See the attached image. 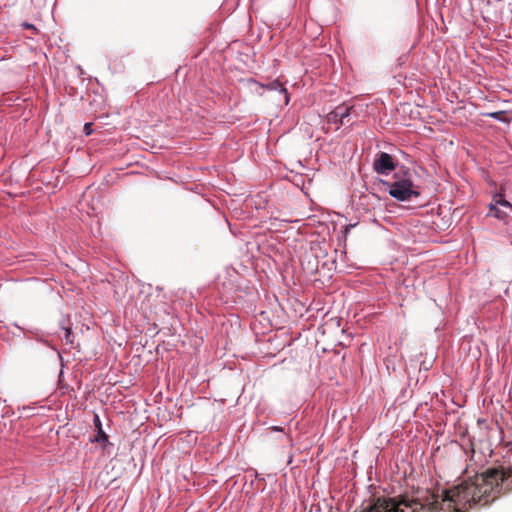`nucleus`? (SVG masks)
<instances>
[{"instance_id": "f257e3e1", "label": "nucleus", "mask_w": 512, "mask_h": 512, "mask_svg": "<svg viewBox=\"0 0 512 512\" xmlns=\"http://www.w3.org/2000/svg\"><path fill=\"white\" fill-rule=\"evenodd\" d=\"M512 489V467H493L450 489L426 491L422 497L403 499L377 498L366 512H465L473 506L492 503L501 492Z\"/></svg>"}, {"instance_id": "f03ea898", "label": "nucleus", "mask_w": 512, "mask_h": 512, "mask_svg": "<svg viewBox=\"0 0 512 512\" xmlns=\"http://www.w3.org/2000/svg\"><path fill=\"white\" fill-rule=\"evenodd\" d=\"M379 183L399 202L417 200L418 207L425 205L420 186L414 183L412 171L404 165L394 172L392 181L379 179Z\"/></svg>"}, {"instance_id": "7ed1b4c3", "label": "nucleus", "mask_w": 512, "mask_h": 512, "mask_svg": "<svg viewBox=\"0 0 512 512\" xmlns=\"http://www.w3.org/2000/svg\"><path fill=\"white\" fill-rule=\"evenodd\" d=\"M372 166L377 174L387 176L392 171L396 172L401 165L392 155L381 151L376 154Z\"/></svg>"}, {"instance_id": "20e7f679", "label": "nucleus", "mask_w": 512, "mask_h": 512, "mask_svg": "<svg viewBox=\"0 0 512 512\" xmlns=\"http://www.w3.org/2000/svg\"><path fill=\"white\" fill-rule=\"evenodd\" d=\"M249 82L260 87L261 89L279 92L280 94H282L284 96L285 104L289 103V100H290L289 93H288L286 87L278 79H275L266 84H262V83H259L256 80L251 78V79H249Z\"/></svg>"}, {"instance_id": "39448f33", "label": "nucleus", "mask_w": 512, "mask_h": 512, "mask_svg": "<svg viewBox=\"0 0 512 512\" xmlns=\"http://www.w3.org/2000/svg\"><path fill=\"white\" fill-rule=\"evenodd\" d=\"M93 424L95 426V436L93 439H91L92 442L96 443H107L109 436L105 433V431L102 428V422L98 414H94L93 417Z\"/></svg>"}, {"instance_id": "423d86ee", "label": "nucleus", "mask_w": 512, "mask_h": 512, "mask_svg": "<svg viewBox=\"0 0 512 512\" xmlns=\"http://www.w3.org/2000/svg\"><path fill=\"white\" fill-rule=\"evenodd\" d=\"M25 337L28 339H35L37 342L42 343L49 348L55 349L52 344L45 338L43 332L37 328L27 329L25 332Z\"/></svg>"}, {"instance_id": "0eeeda50", "label": "nucleus", "mask_w": 512, "mask_h": 512, "mask_svg": "<svg viewBox=\"0 0 512 512\" xmlns=\"http://www.w3.org/2000/svg\"><path fill=\"white\" fill-rule=\"evenodd\" d=\"M489 210H490L489 215H491L499 220H502V221H507L508 219L512 220V214L508 213L507 211L501 210L498 207V205H496L495 203L490 204Z\"/></svg>"}, {"instance_id": "6e6552de", "label": "nucleus", "mask_w": 512, "mask_h": 512, "mask_svg": "<svg viewBox=\"0 0 512 512\" xmlns=\"http://www.w3.org/2000/svg\"><path fill=\"white\" fill-rule=\"evenodd\" d=\"M339 112V124L346 125L350 121L352 106H346L344 104L337 106Z\"/></svg>"}, {"instance_id": "1a4fd4ad", "label": "nucleus", "mask_w": 512, "mask_h": 512, "mask_svg": "<svg viewBox=\"0 0 512 512\" xmlns=\"http://www.w3.org/2000/svg\"><path fill=\"white\" fill-rule=\"evenodd\" d=\"M505 114H506L505 111L500 110V111L485 113L484 116L495 119L499 122H506L507 119L505 117Z\"/></svg>"}, {"instance_id": "9d476101", "label": "nucleus", "mask_w": 512, "mask_h": 512, "mask_svg": "<svg viewBox=\"0 0 512 512\" xmlns=\"http://www.w3.org/2000/svg\"><path fill=\"white\" fill-rule=\"evenodd\" d=\"M494 202L496 205L507 209V212L512 214V204L504 199L501 195H499L498 198L494 197Z\"/></svg>"}, {"instance_id": "9b49d317", "label": "nucleus", "mask_w": 512, "mask_h": 512, "mask_svg": "<svg viewBox=\"0 0 512 512\" xmlns=\"http://www.w3.org/2000/svg\"><path fill=\"white\" fill-rule=\"evenodd\" d=\"M327 121H328V123L336 124L337 128H339V126H341L339 124V112H338V108L337 107L333 111L328 113Z\"/></svg>"}, {"instance_id": "f8f14e48", "label": "nucleus", "mask_w": 512, "mask_h": 512, "mask_svg": "<svg viewBox=\"0 0 512 512\" xmlns=\"http://www.w3.org/2000/svg\"><path fill=\"white\" fill-rule=\"evenodd\" d=\"M61 328L65 331L64 339L66 343H72L71 334L72 330L70 327H65L63 323H61Z\"/></svg>"}, {"instance_id": "ddd939ff", "label": "nucleus", "mask_w": 512, "mask_h": 512, "mask_svg": "<svg viewBox=\"0 0 512 512\" xmlns=\"http://www.w3.org/2000/svg\"><path fill=\"white\" fill-rule=\"evenodd\" d=\"M83 131L86 136H89L90 134H92V132H93L92 123H85L84 127H83Z\"/></svg>"}, {"instance_id": "4468645a", "label": "nucleus", "mask_w": 512, "mask_h": 512, "mask_svg": "<svg viewBox=\"0 0 512 512\" xmlns=\"http://www.w3.org/2000/svg\"><path fill=\"white\" fill-rule=\"evenodd\" d=\"M357 225V223L348 224L344 227V233L347 235L352 228H354Z\"/></svg>"}, {"instance_id": "2eb2a0df", "label": "nucleus", "mask_w": 512, "mask_h": 512, "mask_svg": "<svg viewBox=\"0 0 512 512\" xmlns=\"http://www.w3.org/2000/svg\"><path fill=\"white\" fill-rule=\"evenodd\" d=\"M269 429L273 432H284V428L281 426H271Z\"/></svg>"}, {"instance_id": "dca6fc26", "label": "nucleus", "mask_w": 512, "mask_h": 512, "mask_svg": "<svg viewBox=\"0 0 512 512\" xmlns=\"http://www.w3.org/2000/svg\"><path fill=\"white\" fill-rule=\"evenodd\" d=\"M472 453H473L472 458L474 459V457L476 455V447L475 446H473V448H472Z\"/></svg>"}, {"instance_id": "f3484780", "label": "nucleus", "mask_w": 512, "mask_h": 512, "mask_svg": "<svg viewBox=\"0 0 512 512\" xmlns=\"http://www.w3.org/2000/svg\"><path fill=\"white\" fill-rule=\"evenodd\" d=\"M285 437L288 439V441H290V442L292 441V439H291V437L289 436L288 433H285Z\"/></svg>"}, {"instance_id": "a211bd4d", "label": "nucleus", "mask_w": 512, "mask_h": 512, "mask_svg": "<svg viewBox=\"0 0 512 512\" xmlns=\"http://www.w3.org/2000/svg\"><path fill=\"white\" fill-rule=\"evenodd\" d=\"M25 26H26L27 28H34V26H33L32 24H28V23H25Z\"/></svg>"}, {"instance_id": "6ab92c4d", "label": "nucleus", "mask_w": 512, "mask_h": 512, "mask_svg": "<svg viewBox=\"0 0 512 512\" xmlns=\"http://www.w3.org/2000/svg\"><path fill=\"white\" fill-rule=\"evenodd\" d=\"M486 449L489 451V456H491V454H492V452H493V451H492V449H490L489 445L487 446V448H486Z\"/></svg>"}, {"instance_id": "aec40b11", "label": "nucleus", "mask_w": 512, "mask_h": 512, "mask_svg": "<svg viewBox=\"0 0 512 512\" xmlns=\"http://www.w3.org/2000/svg\"><path fill=\"white\" fill-rule=\"evenodd\" d=\"M23 410H24V411H26V410H29V411H30V410H32V408H31V407H23Z\"/></svg>"}, {"instance_id": "412c9836", "label": "nucleus", "mask_w": 512, "mask_h": 512, "mask_svg": "<svg viewBox=\"0 0 512 512\" xmlns=\"http://www.w3.org/2000/svg\"><path fill=\"white\" fill-rule=\"evenodd\" d=\"M17 327L19 328V330H22V332H24V333L26 332V330L23 329L22 327H19V326H17Z\"/></svg>"}, {"instance_id": "4be33fe9", "label": "nucleus", "mask_w": 512, "mask_h": 512, "mask_svg": "<svg viewBox=\"0 0 512 512\" xmlns=\"http://www.w3.org/2000/svg\"><path fill=\"white\" fill-rule=\"evenodd\" d=\"M17 327L19 328V330H22V332H24V333L26 332V330L23 329L22 327H19V326H17Z\"/></svg>"}]
</instances>
